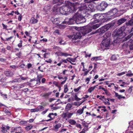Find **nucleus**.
Listing matches in <instances>:
<instances>
[{
    "label": "nucleus",
    "instance_id": "1",
    "mask_svg": "<svg viewBox=\"0 0 133 133\" xmlns=\"http://www.w3.org/2000/svg\"><path fill=\"white\" fill-rule=\"evenodd\" d=\"M100 25L101 24L99 23L97 24L93 25L92 27L89 25L81 28L74 27V28L77 31L76 33L73 35H68L67 36L71 39L73 42H76V40L80 39L82 35H84L90 32L92 29H96L99 27Z\"/></svg>",
    "mask_w": 133,
    "mask_h": 133
},
{
    "label": "nucleus",
    "instance_id": "2",
    "mask_svg": "<svg viewBox=\"0 0 133 133\" xmlns=\"http://www.w3.org/2000/svg\"><path fill=\"white\" fill-rule=\"evenodd\" d=\"M65 6H63L59 8V11L61 14L65 15L72 12L76 11L77 8L79 7L78 3H72L69 1L65 2Z\"/></svg>",
    "mask_w": 133,
    "mask_h": 133
},
{
    "label": "nucleus",
    "instance_id": "3",
    "mask_svg": "<svg viewBox=\"0 0 133 133\" xmlns=\"http://www.w3.org/2000/svg\"><path fill=\"white\" fill-rule=\"evenodd\" d=\"M85 21V19L84 17L78 14H76L72 18L65 19L63 23L64 24L70 25L74 24L75 22L77 24H80Z\"/></svg>",
    "mask_w": 133,
    "mask_h": 133
},
{
    "label": "nucleus",
    "instance_id": "4",
    "mask_svg": "<svg viewBox=\"0 0 133 133\" xmlns=\"http://www.w3.org/2000/svg\"><path fill=\"white\" fill-rule=\"evenodd\" d=\"M126 29L125 26H123L118 29L116 31L114 32L113 35L116 36L122 37L119 38H122L125 35L123 32Z\"/></svg>",
    "mask_w": 133,
    "mask_h": 133
},
{
    "label": "nucleus",
    "instance_id": "5",
    "mask_svg": "<svg viewBox=\"0 0 133 133\" xmlns=\"http://www.w3.org/2000/svg\"><path fill=\"white\" fill-rule=\"evenodd\" d=\"M80 9L82 10L88 11L90 12L94 11L95 10L94 5L91 4H90L88 5H84L83 6L81 7Z\"/></svg>",
    "mask_w": 133,
    "mask_h": 133
},
{
    "label": "nucleus",
    "instance_id": "6",
    "mask_svg": "<svg viewBox=\"0 0 133 133\" xmlns=\"http://www.w3.org/2000/svg\"><path fill=\"white\" fill-rule=\"evenodd\" d=\"M108 6L107 3L103 1L96 6L97 8L101 11L104 10Z\"/></svg>",
    "mask_w": 133,
    "mask_h": 133
},
{
    "label": "nucleus",
    "instance_id": "7",
    "mask_svg": "<svg viewBox=\"0 0 133 133\" xmlns=\"http://www.w3.org/2000/svg\"><path fill=\"white\" fill-rule=\"evenodd\" d=\"M111 27L110 24H107L102 27L101 28L99 29L97 31V32L100 33H103L107 31Z\"/></svg>",
    "mask_w": 133,
    "mask_h": 133
},
{
    "label": "nucleus",
    "instance_id": "8",
    "mask_svg": "<svg viewBox=\"0 0 133 133\" xmlns=\"http://www.w3.org/2000/svg\"><path fill=\"white\" fill-rule=\"evenodd\" d=\"M117 10L116 9H113L107 13V17H112L110 18H114V17H113V16L115 15L117 12Z\"/></svg>",
    "mask_w": 133,
    "mask_h": 133
},
{
    "label": "nucleus",
    "instance_id": "9",
    "mask_svg": "<svg viewBox=\"0 0 133 133\" xmlns=\"http://www.w3.org/2000/svg\"><path fill=\"white\" fill-rule=\"evenodd\" d=\"M110 40L108 39L104 38L103 40L102 44L105 48L109 47L110 45Z\"/></svg>",
    "mask_w": 133,
    "mask_h": 133
},
{
    "label": "nucleus",
    "instance_id": "10",
    "mask_svg": "<svg viewBox=\"0 0 133 133\" xmlns=\"http://www.w3.org/2000/svg\"><path fill=\"white\" fill-rule=\"evenodd\" d=\"M73 114V113H72L64 112L62 114L61 117L63 118L66 119V120L67 119L66 118H71Z\"/></svg>",
    "mask_w": 133,
    "mask_h": 133
},
{
    "label": "nucleus",
    "instance_id": "11",
    "mask_svg": "<svg viewBox=\"0 0 133 133\" xmlns=\"http://www.w3.org/2000/svg\"><path fill=\"white\" fill-rule=\"evenodd\" d=\"M58 19H55L53 22V23L56 24L57 25H59V28L61 29H63L64 28V26H63L62 25H60L59 24V21Z\"/></svg>",
    "mask_w": 133,
    "mask_h": 133
},
{
    "label": "nucleus",
    "instance_id": "12",
    "mask_svg": "<svg viewBox=\"0 0 133 133\" xmlns=\"http://www.w3.org/2000/svg\"><path fill=\"white\" fill-rule=\"evenodd\" d=\"M101 17V15L100 14H95L94 16V19L97 20L95 22V23L98 22L101 19L100 17Z\"/></svg>",
    "mask_w": 133,
    "mask_h": 133
},
{
    "label": "nucleus",
    "instance_id": "13",
    "mask_svg": "<svg viewBox=\"0 0 133 133\" xmlns=\"http://www.w3.org/2000/svg\"><path fill=\"white\" fill-rule=\"evenodd\" d=\"M57 115L56 113L54 114L53 113H51L49 114L48 115V117L50 118V119H48L46 120L47 121H49L50 120L53 119L55 118V116H56Z\"/></svg>",
    "mask_w": 133,
    "mask_h": 133
},
{
    "label": "nucleus",
    "instance_id": "14",
    "mask_svg": "<svg viewBox=\"0 0 133 133\" xmlns=\"http://www.w3.org/2000/svg\"><path fill=\"white\" fill-rule=\"evenodd\" d=\"M63 3V0H53L52 2L53 4H57V5H61Z\"/></svg>",
    "mask_w": 133,
    "mask_h": 133
},
{
    "label": "nucleus",
    "instance_id": "15",
    "mask_svg": "<svg viewBox=\"0 0 133 133\" xmlns=\"http://www.w3.org/2000/svg\"><path fill=\"white\" fill-rule=\"evenodd\" d=\"M27 78L24 77L22 76H21L19 78L13 80V82H19L22 80H25Z\"/></svg>",
    "mask_w": 133,
    "mask_h": 133
},
{
    "label": "nucleus",
    "instance_id": "16",
    "mask_svg": "<svg viewBox=\"0 0 133 133\" xmlns=\"http://www.w3.org/2000/svg\"><path fill=\"white\" fill-rule=\"evenodd\" d=\"M61 124L58 123L54 126L53 128L54 130L55 131H58V129L60 128L61 127Z\"/></svg>",
    "mask_w": 133,
    "mask_h": 133
},
{
    "label": "nucleus",
    "instance_id": "17",
    "mask_svg": "<svg viewBox=\"0 0 133 133\" xmlns=\"http://www.w3.org/2000/svg\"><path fill=\"white\" fill-rule=\"evenodd\" d=\"M51 9L50 5H48L45 6L43 9L44 11L46 13H47Z\"/></svg>",
    "mask_w": 133,
    "mask_h": 133
},
{
    "label": "nucleus",
    "instance_id": "18",
    "mask_svg": "<svg viewBox=\"0 0 133 133\" xmlns=\"http://www.w3.org/2000/svg\"><path fill=\"white\" fill-rule=\"evenodd\" d=\"M102 60V58L101 56L93 57L91 59V60L92 61L95 60L97 61Z\"/></svg>",
    "mask_w": 133,
    "mask_h": 133
},
{
    "label": "nucleus",
    "instance_id": "19",
    "mask_svg": "<svg viewBox=\"0 0 133 133\" xmlns=\"http://www.w3.org/2000/svg\"><path fill=\"white\" fill-rule=\"evenodd\" d=\"M60 56L67 57L68 56H71V55L66 52H60L59 53V55Z\"/></svg>",
    "mask_w": 133,
    "mask_h": 133
},
{
    "label": "nucleus",
    "instance_id": "20",
    "mask_svg": "<svg viewBox=\"0 0 133 133\" xmlns=\"http://www.w3.org/2000/svg\"><path fill=\"white\" fill-rule=\"evenodd\" d=\"M66 60L68 62H69L72 64L73 65H75L76 64L72 63L71 62H75L76 60V58H68L66 59Z\"/></svg>",
    "mask_w": 133,
    "mask_h": 133
},
{
    "label": "nucleus",
    "instance_id": "21",
    "mask_svg": "<svg viewBox=\"0 0 133 133\" xmlns=\"http://www.w3.org/2000/svg\"><path fill=\"white\" fill-rule=\"evenodd\" d=\"M126 20V19L124 18H122L119 19L118 21L117 24L120 25L124 22Z\"/></svg>",
    "mask_w": 133,
    "mask_h": 133
},
{
    "label": "nucleus",
    "instance_id": "22",
    "mask_svg": "<svg viewBox=\"0 0 133 133\" xmlns=\"http://www.w3.org/2000/svg\"><path fill=\"white\" fill-rule=\"evenodd\" d=\"M4 74L6 76H12L13 75V73L9 71H6L4 72Z\"/></svg>",
    "mask_w": 133,
    "mask_h": 133
},
{
    "label": "nucleus",
    "instance_id": "23",
    "mask_svg": "<svg viewBox=\"0 0 133 133\" xmlns=\"http://www.w3.org/2000/svg\"><path fill=\"white\" fill-rule=\"evenodd\" d=\"M111 34L110 32L106 33L103 36L104 38L106 39H109L110 40V37L111 36Z\"/></svg>",
    "mask_w": 133,
    "mask_h": 133
},
{
    "label": "nucleus",
    "instance_id": "24",
    "mask_svg": "<svg viewBox=\"0 0 133 133\" xmlns=\"http://www.w3.org/2000/svg\"><path fill=\"white\" fill-rule=\"evenodd\" d=\"M59 8L57 7L56 5L54 6L52 9L53 12H55V14H57L58 12Z\"/></svg>",
    "mask_w": 133,
    "mask_h": 133
},
{
    "label": "nucleus",
    "instance_id": "25",
    "mask_svg": "<svg viewBox=\"0 0 133 133\" xmlns=\"http://www.w3.org/2000/svg\"><path fill=\"white\" fill-rule=\"evenodd\" d=\"M44 109V108L42 106H38L37 108L34 109V111H38L43 110Z\"/></svg>",
    "mask_w": 133,
    "mask_h": 133
},
{
    "label": "nucleus",
    "instance_id": "26",
    "mask_svg": "<svg viewBox=\"0 0 133 133\" xmlns=\"http://www.w3.org/2000/svg\"><path fill=\"white\" fill-rule=\"evenodd\" d=\"M126 24L127 25L133 26V17L131 18V20L126 23Z\"/></svg>",
    "mask_w": 133,
    "mask_h": 133
},
{
    "label": "nucleus",
    "instance_id": "27",
    "mask_svg": "<svg viewBox=\"0 0 133 133\" xmlns=\"http://www.w3.org/2000/svg\"><path fill=\"white\" fill-rule=\"evenodd\" d=\"M133 35V32L131 33L127 37L123 38V40L124 41H126L129 39Z\"/></svg>",
    "mask_w": 133,
    "mask_h": 133
},
{
    "label": "nucleus",
    "instance_id": "28",
    "mask_svg": "<svg viewBox=\"0 0 133 133\" xmlns=\"http://www.w3.org/2000/svg\"><path fill=\"white\" fill-rule=\"evenodd\" d=\"M38 20L34 17H32L30 21V22L32 23H36L38 22Z\"/></svg>",
    "mask_w": 133,
    "mask_h": 133
},
{
    "label": "nucleus",
    "instance_id": "29",
    "mask_svg": "<svg viewBox=\"0 0 133 133\" xmlns=\"http://www.w3.org/2000/svg\"><path fill=\"white\" fill-rule=\"evenodd\" d=\"M84 106L81 109H79L77 110V113L79 115H80L83 113L84 110Z\"/></svg>",
    "mask_w": 133,
    "mask_h": 133
},
{
    "label": "nucleus",
    "instance_id": "30",
    "mask_svg": "<svg viewBox=\"0 0 133 133\" xmlns=\"http://www.w3.org/2000/svg\"><path fill=\"white\" fill-rule=\"evenodd\" d=\"M68 122L70 124L72 125H75L76 123V122L75 120L72 119L69 120Z\"/></svg>",
    "mask_w": 133,
    "mask_h": 133
},
{
    "label": "nucleus",
    "instance_id": "31",
    "mask_svg": "<svg viewBox=\"0 0 133 133\" xmlns=\"http://www.w3.org/2000/svg\"><path fill=\"white\" fill-rule=\"evenodd\" d=\"M96 86H95L94 87H91L88 90V92L89 93H91L96 88Z\"/></svg>",
    "mask_w": 133,
    "mask_h": 133
},
{
    "label": "nucleus",
    "instance_id": "32",
    "mask_svg": "<svg viewBox=\"0 0 133 133\" xmlns=\"http://www.w3.org/2000/svg\"><path fill=\"white\" fill-rule=\"evenodd\" d=\"M64 92L65 93H66L68 90V86L66 84H65L64 85Z\"/></svg>",
    "mask_w": 133,
    "mask_h": 133
},
{
    "label": "nucleus",
    "instance_id": "33",
    "mask_svg": "<svg viewBox=\"0 0 133 133\" xmlns=\"http://www.w3.org/2000/svg\"><path fill=\"white\" fill-rule=\"evenodd\" d=\"M72 106L71 104L70 103H68L66 107V109L67 110L70 109V108L72 107Z\"/></svg>",
    "mask_w": 133,
    "mask_h": 133
},
{
    "label": "nucleus",
    "instance_id": "34",
    "mask_svg": "<svg viewBox=\"0 0 133 133\" xmlns=\"http://www.w3.org/2000/svg\"><path fill=\"white\" fill-rule=\"evenodd\" d=\"M32 126L31 125H28L25 128L26 130L27 131H29L32 128Z\"/></svg>",
    "mask_w": 133,
    "mask_h": 133
},
{
    "label": "nucleus",
    "instance_id": "35",
    "mask_svg": "<svg viewBox=\"0 0 133 133\" xmlns=\"http://www.w3.org/2000/svg\"><path fill=\"white\" fill-rule=\"evenodd\" d=\"M104 103L105 104L108 105H110V103L109 102L107 99L105 98L104 100H103Z\"/></svg>",
    "mask_w": 133,
    "mask_h": 133
},
{
    "label": "nucleus",
    "instance_id": "36",
    "mask_svg": "<svg viewBox=\"0 0 133 133\" xmlns=\"http://www.w3.org/2000/svg\"><path fill=\"white\" fill-rule=\"evenodd\" d=\"M117 59V56L114 55H113L111 58V60L113 61L116 60Z\"/></svg>",
    "mask_w": 133,
    "mask_h": 133
},
{
    "label": "nucleus",
    "instance_id": "37",
    "mask_svg": "<svg viewBox=\"0 0 133 133\" xmlns=\"http://www.w3.org/2000/svg\"><path fill=\"white\" fill-rule=\"evenodd\" d=\"M115 96L119 99H120L122 98V96L120 95H119L118 93L116 92H115Z\"/></svg>",
    "mask_w": 133,
    "mask_h": 133
},
{
    "label": "nucleus",
    "instance_id": "38",
    "mask_svg": "<svg viewBox=\"0 0 133 133\" xmlns=\"http://www.w3.org/2000/svg\"><path fill=\"white\" fill-rule=\"evenodd\" d=\"M51 92L45 93L43 94V96L45 97H47L51 94Z\"/></svg>",
    "mask_w": 133,
    "mask_h": 133
},
{
    "label": "nucleus",
    "instance_id": "39",
    "mask_svg": "<svg viewBox=\"0 0 133 133\" xmlns=\"http://www.w3.org/2000/svg\"><path fill=\"white\" fill-rule=\"evenodd\" d=\"M19 130H20V131L19 132H16L15 133H22L23 132V130L21 129V127H19L17 128V130L19 131Z\"/></svg>",
    "mask_w": 133,
    "mask_h": 133
},
{
    "label": "nucleus",
    "instance_id": "40",
    "mask_svg": "<svg viewBox=\"0 0 133 133\" xmlns=\"http://www.w3.org/2000/svg\"><path fill=\"white\" fill-rule=\"evenodd\" d=\"M127 72H122L118 73L117 74V76H121L125 74Z\"/></svg>",
    "mask_w": 133,
    "mask_h": 133
},
{
    "label": "nucleus",
    "instance_id": "41",
    "mask_svg": "<svg viewBox=\"0 0 133 133\" xmlns=\"http://www.w3.org/2000/svg\"><path fill=\"white\" fill-rule=\"evenodd\" d=\"M130 5V4L129 3H127L126 4H123V5H122V6H123V7H124V8L125 7H129Z\"/></svg>",
    "mask_w": 133,
    "mask_h": 133
},
{
    "label": "nucleus",
    "instance_id": "42",
    "mask_svg": "<svg viewBox=\"0 0 133 133\" xmlns=\"http://www.w3.org/2000/svg\"><path fill=\"white\" fill-rule=\"evenodd\" d=\"M91 78H89L87 77L86 78L85 80V81L87 82V84H88L89 83V81H90V80Z\"/></svg>",
    "mask_w": 133,
    "mask_h": 133
},
{
    "label": "nucleus",
    "instance_id": "43",
    "mask_svg": "<svg viewBox=\"0 0 133 133\" xmlns=\"http://www.w3.org/2000/svg\"><path fill=\"white\" fill-rule=\"evenodd\" d=\"M20 42L18 44V47L21 48L22 46V41H20Z\"/></svg>",
    "mask_w": 133,
    "mask_h": 133
},
{
    "label": "nucleus",
    "instance_id": "44",
    "mask_svg": "<svg viewBox=\"0 0 133 133\" xmlns=\"http://www.w3.org/2000/svg\"><path fill=\"white\" fill-rule=\"evenodd\" d=\"M96 0H84V1L87 3H90L95 1Z\"/></svg>",
    "mask_w": 133,
    "mask_h": 133
},
{
    "label": "nucleus",
    "instance_id": "45",
    "mask_svg": "<svg viewBox=\"0 0 133 133\" xmlns=\"http://www.w3.org/2000/svg\"><path fill=\"white\" fill-rule=\"evenodd\" d=\"M81 88V86L77 88L74 89V91L75 92H77L80 90Z\"/></svg>",
    "mask_w": 133,
    "mask_h": 133
},
{
    "label": "nucleus",
    "instance_id": "46",
    "mask_svg": "<svg viewBox=\"0 0 133 133\" xmlns=\"http://www.w3.org/2000/svg\"><path fill=\"white\" fill-rule=\"evenodd\" d=\"M59 43L61 45H64L65 44V42L63 40L61 39L59 42Z\"/></svg>",
    "mask_w": 133,
    "mask_h": 133
},
{
    "label": "nucleus",
    "instance_id": "47",
    "mask_svg": "<svg viewBox=\"0 0 133 133\" xmlns=\"http://www.w3.org/2000/svg\"><path fill=\"white\" fill-rule=\"evenodd\" d=\"M3 127H2V130H1L2 132L4 133H6L7 132V130L5 129H3Z\"/></svg>",
    "mask_w": 133,
    "mask_h": 133
},
{
    "label": "nucleus",
    "instance_id": "48",
    "mask_svg": "<svg viewBox=\"0 0 133 133\" xmlns=\"http://www.w3.org/2000/svg\"><path fill=\"white\" fill-rule=\"evenodd\" d=\"M76 126L77 128H80V129L82 128L81 125L80 124H77Z\"/></svg>",
    "mask_w": 133,
    "mask_h": 133
},
{
    "label": "nucleus",
    "instance_id": "49",
    "mask_svg": "<svg viewBox=\"0 0 133 133\" xmlns=\"http://www.w3.org/2000/svg\"><path fill=\"white\" fill-rule=\"evenodd\" d=\"M13 37V36H11L7 38H6V40L7 41H8L10 40Z\"/></svg>",
    "mask_w": 133,
    "mask_h": 133
},
{
    "label": "nucleus",
    "instance_id": "50",
    "mask_svg": "<svg viewBox=\"0 0 133 133\" xmlns=\"http://www.w3.org/2000/svg\"><path fill=\"white\" fill-rule=\"evenodd\" d=\"M75 99L76 100V101H79L81 99L79 98H78L77 96L76 95H75Z\"/></svg>",
    "mask_w": 133,
    "mask_h": 133
},
{
    "label": "nucleus",
    "instance_id": "51",
    "mask_svg": "<svg viewBox=\"0 0 133 133\" xmlns=\"http://www.w3.org/2000/svg\"><path fill=\"white\" fill-rule=\"evenodd\" d=\"M3 127V129H6V130H9V127L8 126H2Z\"/></svg>",
    "mask_w": 133,
    "mask_h": 133
},
{
    "label": "nucleus",
    "instance_id": "52",
    "mask_svg": "<svg viewBox=\"0 0 133 133\" xmlns=\"http://www.w3.org/2000/svg\"><path fill=\"white\" fill-rule=\"evenodd\" d=\"M126 76H127L130 77L133 76V73H128L126 74Z\"/></svg>",
    "mask_w": 133,
    "mask_h": 133
},
{
    "label": "nucleus",
    "instance_id": "53",
    "mask_svg": "<svg viewBox=\"0 0 133 133\" xmlns=\"http://www.w3.org/2000/svg\"><path fill=\"white\" fill-rule=\"evenodd\" d=\"M22 16L21 14H20L18 17V19L19 21H21L22 19Z\"/></svg>",
    "mask_w": 133,
    "mask_h": 133
},
{
    "label": "nucleus",
    "instance_id": "54",
    "mask_svg": "<svg viewBox=\"0 0 133 133\" xmlns=\"http://www.w3.org/2000/svg\"><path fill=\"white\" fill-rule=\"evenodd\" d=\"M10 67L12 69H15L16 68H18V67L17 66H15L14 65L10 66Z\"/></svg>",
    "mask_w": 133,
    "mask_h": 133
},
{
    "label": "nucleus",
    "instance_id": "55",
    "mask_svg": "<svg viewBox=\"0 0 133 133\" xmlns=\"http://www.w3.org/2000/svg\"><path fill=\"white\" fill-rule=\"evenodd\" d=\"M89 70L88 71H85L84 72V74L83 76H85L87 75L88 73L89 72Z\"/></svg>",
    "mask_w": 133,
    "mask_h": 133
},
{
    "label": "nucleus",
    "instance_id": "56",
    "mask_svg": "<svg viewBox=\"0 0 133 133\" xmlns=\"http://www.w3.org/2000/svg\"><path fill=\"white\" fill-rule=\"evenodd\" d=\"M43 76L41 75H39L37 76V78L38 79H39L40 80H41V78Z\"/></svg>",
    "mask_w": 133,
    "mask_h": 133
},
{
    "label": "nucleus",
    "instance_id": "57",
    "mask_svg": "<svg viewBox=\"0 0 133 133\" xmlns=\"http://www.w3.org/2000/svg\"><path fill=\"white\" fill-rule=\"evenodd\" d=\"M132 86H131L129 87V88L128 89V91L130 92H131L132 90Z\"/></svg>",
    "mask_w": 133,
    "mask_h": 133
},
{
    "label": "nucleus",
    "instance_id": "58",
    "mask_svg": "<svg viewBox=\"0 0 133 133\" xmlns=\"http://www.w3.org/2000/svg\"><path fill=\"white\" fill-rule=\"evenodd\" d=\"M107 99L108 101H109L110 100L112 102H114L115 100V99H111L109 98H108Z\"/></svg>",
    "mask_w": 133,
    "mask_h": 133
},
{
    "label": "nucleus",
    "instance_id": "59",
    "mask_svg": "<svg viewBox=\"0 0 133 133\" xmlns=\"http://www.w3.org/2000/svg\"><path fill=\"white\" fill-rule=\"evenodd\" d=\"M40 80L39 79H37V83L36 84L39 85L40 83Z\"/></svg>",
    "mask_w": 133,
    "mask_h": 133
},
{
    "label": "nucleus",
    "instance_id": "60",
    "mask_svg": "<svg viewBox=\"0 0 133 133\" xmlns=\"http://www.w3.org/2000/svg\"><path fill=\"white\" fill-rule=\"evenodd\" d=\"M91 55V54H85V57H90Z\"/></svg>",
    "mask_w": 133,
    "mask_h": 133
},
{
    "label": "nucleus",
    "instance_id": "61",
    "mask_svg": "<svg viewBox=\"0 0 133 133\" xmlns=\"http://www.w3.org/2000/svg\"><path fill=\"white\" fill-rule=\"evenodd\" d=\"M31 66L32 65L30 63H28L27 64L28 68V69L30 68Z\"/></svg>",
    "mask_w": 133,
    "mask_h": 133
},
{
    "label": "nucleus",
    "instance_id": "62",
    "mask_svg": "<svg viewBox=\"0 0 133 133\" xmlns=\"http://www.w3.org/2000/svg\"><path fill=\"white\" fill-rule=\"evenodd\" d=\"M24 86L25 84H23L19 86V88H22L24 87Z\"/></svg>",
    "mask_w": 133,
    "mask_h": 133
},
{
    "label": "nucleus",
    "instance_id": "63",
    "mask_svg": "<svg viewBox=\"0 0 133 133\" xmlns=\"http://www.w3.org/2000/svg\"><path fill=\"white\" fill-rule=\"evenodd\" d=\"M105 94L107 95H109L110 94L109 93V92L107 90H106L105 91Z\"/></svg>",
    "mask_w": 133,
    "mask_h": 133
},
{
    "label": "nucleus",
    "instance_id": "64",
    "mask_svg": "<svg viewBox=\"0 0 133 133\" xmlns=\"http://www.w3.org/2000/svg\"><path fill=\"white\" fill-rule=\"evenodd\" d=\"M129 47L130 49L133 50V44L130 45Z\"/></svg>",
    "mask_w": 133,
    "mask_h": 133
}]
</instances>
